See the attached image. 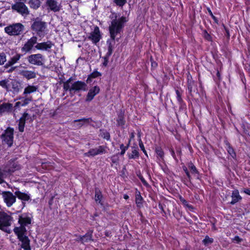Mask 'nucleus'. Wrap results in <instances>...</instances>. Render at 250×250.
<instances>
[{
  "instance_id": "nucleus-48",
  "label": "nucleus",
  "mask_w": 250,
  "mask_h": 250,
  "mask_svg": "<svg viewBox=\"0 0 250 250\" xmlns=\"http://www.w3.org/2000/svg\"><path fill=\"white\" fill-rule=\"evenodd\" d=\"M100 76H101V74L100 72H99L97 71H94L93 73H92L90 74L89 78L91 77L93 78H95L98 77Z\"/></svg>"
},
{
  "instance_id": "nucleus-5",
  "label": "nucleus",
  "mask_w": 250,
  "mask_h": 250,
  "mask_svg": "<svg viewBox=\"0 0 250 250\" xmlns=\"http://www.w3.org/2000/svg\"><path fill=\"white\" fill-rule=\"evenodd\" d=\"M87 90V85L84 82L78 81L73 83L71 86V95L73 96L76 93L81 91Z\"/></svg>"
},
{
  "instance_id": "nucleus-19",
  "label": "nucleus",
  "mask_w": 250,
  "mask_h": 250,
  "mask_svg": "<svg viewBox=\"0 0 250 250\" xmlns=\"http://www.w3.org/2000/svg\"><path fill=\"white\" fill-rule=\"evenodd\" d=\"M29 115L27 113H24L22 116L20 118L19 123V129L21 132H23L25 121L28 119Z\"/></svg>"
},
{
  "instance_id": "nucleus-42",
  "label": "nucleus",
  "mask_w": 250,
  "mask_h": 250,
  "mask_svg": "<svg viewBox=\"0 0 250 250\" xmlns=\"http://www.w3.org/2000/svg\"><path fill=\"white\" fill-rule=\"evenodd\" d=\"M188 167L191 171V173L193 174H195L198 173V171L195 167V166L191 163H190L188 165Z\"/></svg>"
},
{
  "instance_id": "nucleus-39",
  "label": "nucleus",
  "mask_w": 250,
  "mask_h": 250,
  "mask_svg": "<svg viewBox=\"0 0 250 250\" xmlns=\"http://www.w3.org/2000/svg\"><path fill=\"white\" fill-rule=\"evenodd\" d=\"M6 61V56L4 53H0V65H3Z\"/></svg>"
},
{
  "instance_id": "nucleus-10",
  "label": "nucleus",
  "mask_w": 250,
  "mask_h": 250,
  "mask_svg": "<svg viewBox=\"0 0 250 250\" xmlns=\"http://www.w3.org/2000/svg\"><path fill=\"white\" fill-rule=\"evenodd\" d=\"M1 195L4 202L8 207H11L16 202V196L12 192L10 191H3L1 193Z\"/></svg>"
},
{
  "instance_id": "nucleus-16",
  "label": "nucleus",
  "mask_w": 250,
  "mask_h": 250,
  "mask_svg": "<svg viewBox=\"0 0 250 250\" xmlns=\"http://www.w3.org/2000/svg\"><path fill=\"white\" fill-rule=\"evenodd\" d=\"M19 73L27 80H30L36 77V73L33 71L22 70L20 71Z\"/></svg>"
},
{
  "instance_id": "nucleus-2",
  "label": "nucleus",
  "mask_w": 250,
  "mask_h": 250,
  "mask_svg": "<svg viewBox=\"0 0 250 250\" xmlns=\"http://www.w3.org/2000/svg\"><path fill=\"white\" fill-rule=\"evenodd\" d=\"M24 26L21 23H15L4 28V31L10 36H18L23 33Z\"/></svg>"
},
{
  "instance_id": "nucleus-3",
  "label": "nucleus",
  "mask_w": 250,
  "mask_h": 250,
  "mask_svg": "<svg viewBox=\"0 0 250 250\" xmlns=\"http://www.w3.org/2000/svg\"><path fill=\"white\" fill-rule=\"evenodd\" d=\"M12 217L4 211H0V229L7 233H10L11 231L8 229L11 226Z\"/></svg>"
},
{
  "instance_id": "nucleus-61",
  "label": "nucleus",
  "mask_w": 250,
  "mask_h": 250,
  "mask_svg": "<svg viewBox=\"0 0 250 250\" xmlns=\"http://www.w3.org/2000/svg\"><path fill=\"white\" fill-rule=\"evenodd\" d=\"M244 192H245L246 194H248V195H250V189H246L244 191Z\"/></svg>"
},
{
  "instance_id": "nucleus-17",
  "label": "nucleus",
  "mask_w": 250,
  "mask_h": 250,
  "mask_svg": "<svg viewBox=\"0 0 250 250\" xmlns=\"http://www.w3.org/2000/svg\"><path fill=\"white\" fill-rule=\"evenodd\" d=\"M100 91V88L97 86H95L90 89L87 95L86 101L90 102L94 98V96L99 93Z\"/></svg>"
},
{
  "instance_id": "nucleus-41",
  "label": "nucleus",
  "mask_w": 250,
  "mask_h": 250,
  "mask_svg": "<svg viewBox=\"0 0 250 250\" xmlns=\"http://www.w3.org/2000/svg\"><path fill=\"white\" fill-rule=\"evenodd\" d=\"M213 241V239L212 238L209 237L208 236H206L205 238L203 240V243L207 245L211 244Z\"/></svg>"
},
{
  "instance_id": "nucleus-6",
  "label": "nucleus",
  "mask_w": 250,
  "mask_h": 250,
  "mask_svg": "<svg viewBox=\"0 0 250 250\" xmlns=\"http://www.w3.org/2000/svg\"><path fill=\"white\" fill-rule=\"evenodd\" d=\"M21 168V166L19 163L16 161V159H11L9 160L4 167L5 172L8 174H12L16 170H18Z\"/></svg>"
},
{
  "instance_id": "nucleus-31",
  "label": "nucleus",
  "mask_w": 250,
  "mask_h": 250,
  "mask_svg": "<svg viewBox=\"0 0 250 250\" xmlns=\"http://www.w3.org/2000/svg\"><path fill=\"white\" fill-rule=\"evenodd\" d=\"M188 89L189 92L190 93V95H191V92L192 91L195 92L196 90V85L195 83L191 80H189V79L188 80Z\"/></svg>"
},
{
  "instance_id": "nucleus-28",
  "label": "nucleus",
  "mask_w": 250,
  "mask_h": 250,
  "mask_svg": "<svg viewBox=\"0 0 250 250\" xmlns=\"http://www.w3.org/2000/svg\"><path fill=\"white\" fill-rule=\"evenodd\" d=\"M117 122L118 126H121L122 127H124L125 121V120L124 114L123 113L121 112L118 115Z\"/></svg>"
},
{
  "instance_id": "nucleus-38",
  "label": "nucleus",
  "mask_w": 250,
  "mask_h": 250,
  "mask_svg": "<svg viewBox=\"0 0 250 250\" xmlns=\"http://www.w3.org/2000/svg\"><path fill=\"white\" fill-rule=\"evenodd\" d=\"M63 83V88L64 91L66 92L67 91H69L70 94H71V86L70 85V83L67 82H63L61 81L60 82V83Z\"/></svg>"
},
{
  "instance_id": "nucleus-56",
  "label": "nucleus",
  "mask_w": 250,
  "mask_h": 250,
  "mask_svg": "<svg viewBox=\"0 0 250 250\" xmlns=\"http://www.w3.org/2000/svg\"><path fill=\"white\" fill-rule=\"evenodd\" d=\"M139 178L144 185H145V186L148 185L147 183L146 182V181L145 180V179L143 177V176H139Z\"/></svg>"
},
{
  "instance_id": "nucleus-27",
  "label": "nucleus",
  "mask_w": 250,
  "mask_h": 250,
  "mask_svg": "<svg viewBox=\"0 0 250 250\" xmlns=\"http://www.w3.org/2000/svg\"><path fill=\"white\" fill-rule=\"evenodd\" d=\"M37 89L38 87L37 86L29 85L25 88L23 92V95H24L25 96H26L27 94L36 92Z\"/></svg>"
},
{
  "instance_id": "nucleus-59",
  "label": "nucleus",
  "mask_w": 250,
  "mask_h": 250,
  "mask_svg": "<svg viewBox=\"0 0 250 250\" xmlns=\"http://www.w3.org/2000/svg\"><path fill=\"white\" fill-rule=\"evenodd\" d=\"M151 65L153 67H156L157 66V63L155 62H151Z\"/></svg>"
},
{
  "instance_id": "nucleus-64",
  "label": "nucleus",
  "mask_w": 250,
  "mask_h": 250,
  "mask_svg": "<svg viewBox=\"0 0 250 250\" xmlns=\"http://www.w3.org/2000/svg\"><path fill=\"white\" fill-rule=\"evenodd\" d=\"M124 198L125 199L127 200V199H128L129 198V196L125 194L124 196Z\"/></svg>"
},
{
  "instance_id": "nucleus-43",
  "label": "nucleus",
  "mask_w": 250,
  "mask_h": 250,
  "mask_svg": "<svg viewBox=\"0 0 250 250\" xmlns=\"http://www.w3.org/2000/svg\"><path fill=\"white\" fill-rule=\"evenodd\" d=\"M156 153L161 158H162L164 156V153L162 150V148L159 147H157L155 149Z\"/></svg>"
},
{
  "instance_id": "nucleus-8",
  "label": "nucleus",
  "mask_w": 250,
  "mask_h": 250,
  "mask_svg": "<svg viewBox=\"0 0 250 250\" xmlns=\"http://www.w3.org/2000/svg\"><path fill=\"white\" fill-rule=\"evenodd\" d=\"M27 59L29 63L31 64L41 66L44 64L43 56L40 53L30 55Z\"/></svg>"
},
{
  "instance_id": "nucleus-35",
  "label": "nucleus",
  "mask_w": 250,
  "mask_h": 250,
  "mask_svg": "<svg viewBox=\"0 0 250 250\" xmlns=\"http://www.w3.org/2000/svg\"><path fill=\"white\" fill-rule=\"evenodd\" d=\"M139 157V153L138 151L137 148H134L132 150L131 153L128 154L129 159H135Z\"/></svg>"
},
{
  "instance_id": "nucleus-40",
  "label": "nucleus",
  "mask_w": 250,
  "mask_h": 250,
  "mask_svg": "<svg viewBox=\"0 0 250 250\" xmlns=\"http://www.w3.org/2000/svg\"><path fill=\"white\" fill-rule=\"evenodd\" d=\"M107 43H108V52L106 55L109 57L113 52V45L111 42H109V41H107Z\"/></svg>"
},
{
  "instance_id": "nucleus-11",
  "label": "nucleus",
  "mask_w": 250,
  "mask_h": 250,
  "mask_svg": "<svg viewBox=\"0 0 250 250\" xmlns=\"http://www.w3.org/2000/svg\"><path fill=\"white\" fill-rule=\"evenodd\" d=\"M37 44V37L33 36L25 43L23 47H21V51L24 52H30L34 47L35 44Z\"/></svg>"
},
{
  "instance_id": "nucleus-22",
  "label": "nucleus",
  "mask_w": 250,
  "mask_h": 250,
  "mask_svg": "<svg viewBox=\"0 0 250 250\" xmlns=\"http://www.w3.org/2000/svg\"><path fill=\"white\" fill-rule=\"evenodd\" d=\"M231 198L232 201L230 202L231 205L235 204L242 199L238 190H234L232 191Z\"/></svg>"
},
{
  "instance_id": "nucleus-50",
  "label": "nucleus",
  "mask_w": 250,
  "mask_h": 250,
  "mask_svg": "<svg viewBox=\"0 0 250 250\" xmlns=\"http://www.w3.org/2000/svg\"><path fill=\"white\" fill-rule=\"evenodd\" d=\"M204 37L205 38L208 40V41H211V36H210V35L207 32V31H204Z\"/></svg>"
},
{
  "instance_id": "nucleus-58",
  "label": "nucleus",
  "mask_w": 250,
  "mask_h": 250,
  "mask_svg": "<svg viewBox=\"0 0 250 250\" xmlns=\"http://www.w3.org/2000/svg\"><path fill=\"white\" fill-rule=\"evenodd\" d=\"M14 1H15V3H21V2L25 3L26 2V0H14Z\"/></svg>"
},
{
  "instance_id": "nucleus-14",
  "label": "nucleus",
  "mask_w": 250,
  "mask_h": 250,
  "mask_svg": "<svg viewBox=\"0 0 250 250\" xmlns=\"http://www.w3.org/2000/svg\"><path fill=\"white\" fill-rule=\"evenodd\" d=\"M53 44L51 41H47L46 42H43L41 43H37L35 46V48L40 50H48L51 48Z\"/></svg>"
},
{
  "instance_id": "nucleus-60",
  "label": "nucleus",
  "mask_w": 250,
  "mask_h": 250,
  "mask_svg": "<svg viewBox=\"0 0 250 250\" xmlns=\"http://www.w3.org/2000/svg\"><path fill=\"white\" fill-rule=\"evenodd\" d=\"M17 67H12L9 70H8V72L10 73L13 71Z\"/></svg>"
},
{
  "instance_id": "nucleus-54",
  "label": "nucleus",
  "mask_w": 250,
  "mask_h": 250,
  "mask_svg": "<svg viewBox=\"0 0 250 250\" xmlns=\"http://www.w3.org/2000/svg\"><path fill=\"white\" fill-rule=\"evenodd\" d=\"M108 58H109V56H107L106 55L104 57V62H103V65L104 66H106L107 65V62H108Z\"/></svg>"
},
{
  "instance_id": "nucleus-26",
  "label": "nucleus",
  "mask_w": 250,
  "mask_h": 250,
  "mask_svg": "<svg viewBox=\"0 0 250 250\" xmlns=\"http://www.w3.org/2000/svg\"><path fill=\"white\" fill-rule=\"evenodd\" d=\"M143 198L141 195L140 192L136 190L135 192V202L137 207L139 208H141L142 205Z\"/></svg>"
},
{
  "instance_id": "nucleus-36",
  "label": "nucleus",
  "mask_w": 250,
  "mask_h": 250,
  "mask_svg": "<svg viewBox=\"0 0 250 250\" xmlns=\"http://www.w3.org/2000/svg\"><path fill=\"white\" fill-rule=\"evenodd\" d=\"M9 80L8 79H4L0 81V86L2 88L5 89L6 91L9 90V86L8 84Z\"/></svg>"
},
{
  "instance_id": "nucleus-30",
  "label": "nucleus",
  "mask_w": 250,
  "mask_h": 250,
  "mask_svg": "<svg viewBox=\"0 0 250 250\" xmlns=\"http://www.w3.org/2000/svg\"><path fill=\"white\" fill-rule=\"evenodd\" d=\"M95 200L96 202L101 203L103 195L101 190L99 188H96L95 189Z\"/></svg>"
},
{
  "instance_id": "nucleus-23",
  "label": "nucleus",
  "mask_w": 250,
  "mask_h": 250,
  "mask_svg": "<svg viewBox=\"0 0 250 250\" xmlns=\"http://www.w3.org/2000/svg\"><path fill=\"white\" fill-rule=\"evenodd\" d=\"M11 85L13 91L14 93H18L21 88V83L16 80H12L11 82Z\"/></svg>"
},
{
  "instance_id": "nucleus-51",
  "label": "nucleus",
  "mask_w": 250,
  "mask_h": 250,
  "mask_svg": "<svg viewBox=\"0 0 250 250\" xmlns=\"http://www.w3.org/2000/svg\"><path fill=\"white\" fill-rule=\"evenodd\" d=\"M102 136L106 140H109L110 139V134L107 132H103Z\"/></svg>"
},
{
  "instance_id": "nucleus-57",
  "label": "nucleus",
  "mask_w": 250,
  "mask_h": 250,
  "mask_svg": "<svg viewBox=\"0 0 250 250\" xmlns=\"http://www.w3.org/2000/svg\"><path fill=\"white\" fill-rule=\"evenodd\" d=\"M207 10H208V11L209 13V14L211 16V17L214 19V20H216V18L213 15L211 10L209 8H207Z\"/></svg>"
},
{
  "instance_id": "nucleus-37",
  "label": "nucleus",
  "mask_w": 250,
  "mask_h": 250,
  "mask_svg": "<svg viewBox=\"0 0 250 250\" xmlns=\"http://www.w3.org/2000/svg\"><path fill=\"white\" fill-rule=\"evenodd\" d=\"M11 174H8L7 172L4 171V169L3 170L0 169V184H1L5 183L3 178H6L8 175Z\"/></svg>"
},
{
  "instance_id": "nucleus-24",
  "label": "nucleus",
  "mask_w": 250,
  "mask_h": 250,
  "mask_svg": "<svg viewBox=\"0 0 250 250\" xmlns=\"http://www.w3.org/2000/svg\"><path fill=\"white\" fill-rule=\"evenodd\" d=\"M13 105L9 103H3L0 104V113L9 112L12 111Z\"/></svg>"
},
{
  "instance_id": "nucleus-7",
  "label": "nucleus",
  "mask_w": 250,
  "mask_h": 250,
  "mask_svg": "<svg viewBox=\"0 0 250 250\" xmlns=\"http://www.w3.org/2000/svg\"><path fill=\"white\" fill-rule=\"evenodd\" d=\"M14 129L12 128L8 127L1 135L2 141L9 147L12 146L13 142Z\"/></svg>"
},
{
  "instance_id": "nucleus-18",
  "label": "nucleus",
  "mask_w": 250,
  "mask_h": 250,
  "mask_svg": "<svg viewBox=\"0 0 250 250\" xmlns=\"http://www.w3.org/2000/svg\"><path fill=\"white\" fill-rule=\"evenodd\" d=\"M88 38L92 41V42L96 43L99 42L100 40V35L99 28L95 27L94 32L91 33Z\"/></svg>"
},
{
  "instance_id": "nucleus-45",
  "label": "nucleus",
  "mask_w": 250,
  "mask_h": 250,
  "mask_svg": "<svg viewBox=\"0 0 250 250\" xmlns=\"http://www.w3.org/2000/svg\"><path fill=\"white\" fill-rule=\"evenodd\" d=\"M120 149H121V151L120 152L121 155H123L125 153V151L128 149L127 146H125L124 144H121L120 146Z\"/></svg>"
},
{
  "instance_id": "nucleus-1",
  "label": "nucleus",
  "mask_w": 250,
  "mask_h": 250,
  "mask_svg": "<svg viewBox=\"0 0 250 250\" xmlns=\"http://www.w3.org/2000/svg\"><path fill=\"white\" fill-rule=\"evenodd\" d=\"M126 21L127 20L125 17L123 16L117 19L116 16H115V19L111 21V24L109 26V31L110 38L113 42L116 36L120 34L123 31L125 24Z\"/></svg>"
},
{
  "instance_id": "nucleus-46",
  "label": "nucleus",
  "mask_w": 250,
  "mask_h": 250,
  "mask_svg": "<svg viewBox=\"0 0 250 250\" xmlns=\"http://www.w3.org/2000/svg\"><path fill=\"white\" fill-rule=\"evenodd\" d=\"M139 145L140 146V148L141 150L143 151V152L147 155L146 151L145 148V146H144V144L141 140V139H139Z\"/></svg>"
},
{
  "instance_id": "nucleus-4",
  "label": "nucleus",
  "mask_w": 250,
  "mask_h": 250,
  "mask_svg": "<svg viewBox=\"0 0 250 250\" xmlns=\"http://www.w3.org/2000/svg\"><path fill=\"white\" fill-rule=\"evenodd\" d=\"M31 29L36 32L40 37L44 35L46 28V23L37 18L34 20L31 26Z\"/></svg>"
},
{
  "instance_id": "nucleus-63",
  "label": "nucleus",
  "mask_w": 250,
  "mask_h": 250,
  "mask_svg": "<svg viewBox=\"0 0 250 250\" xmlns=\"http://www.w3.org/2000/svg\"><path fill=\"white\" fill-rule=\"evenodd\" d=\"M226 35L229 38V33L228 30L226 29Z\"/></svg>"
},
{
  "instance_id": "nucleus-33",
  "label": "nucleus",
  "mask_w": 250,
  "mask_h": 250,
  "mask_svg": "<svg viewBox=\"0 0 250 250\" xmlns=\"http://www.w3.org/2000/svg\"><path fill=\"white\" fill-rule=\"evenodd\" d=\"M21 55L19 54H17L15 56H13L10 60L8 61L9 65H13L15 63H16L21 58Z\"/></svg>"
},
{
  "instance_id": "nucleus-52",
  "label": "nucleus",
  "mask_w": 250,
  "mask_h": 250,
  "mask_svg": "<svg viewBox=\"0 0 250 250\" xmlns=\"http://www.w3.org/2000/svg\"><path fill=\"white\" fill-rule=\"evenodd\" d=\"M183 169L184 170V171L185 172V173H186L187 176H188V178L189 179H190V175L189 174V172H188L187 167L186 166H184L183 167Z\"/></svg>"
},
{
  "instance_id": "nucleus-15",
  "label": "nucleus",
  "mask_w": 250,
  "mask_h": 250,
  "mask_svg": "<svg viewBox=\"0 0 250 250\" xmlns=\"http://www.w3.org/2000/svg\"><path fill=\"white\" fill-rule=\"evenodd\" d=\"M20 241L21 242V247L25 250H31L30 246V240L26 235L19 236L18 237Z\"/></svg>"
},
{
  "instance_id": "nucleus-25",
  "label": "nucleus",
  "mask_w": 250,
  "mask_h": 250,
  "mask_svg": "<svg viewBox=\"0 0 250 250\" xmlns=\"http://www.w3.org/2000/svg\"><path fill=\"white\" fill-rule=\"evenodd\" d=\"M16 197H17L19 199L22 201H28L30 199V196L26 193L21 192L19 190L15 192Z\"/></svg>"
},
{
  "instance_id": "nucleus-12",
  "label": "nucleus",
  "mask_w": 250,
  "mask_h": 250,
  "mask_svg": "<svg viewBox=\"0 0 250 250\" xmlns=\"http://www.w3.org/2000/svg\"><path fill=\"white\" fill-rule=\"evenodd\" d=\"M45 4L48 9L54 12H59L62 7L58 0H46Z\"/></svg>"
},
{
  "instance_id": "nucleus-20",
  "label": "nucleus",
  "mask_w": 250,
  "mask_h": 250,
  "mask_svg": "<svg viewBox=\"0 0 250 250\" xmlns=\"http://www.w3.org/2000/svg\"><path fill=\"white\" fill-rule=\"evenodd\" d=\"M92 122V120L91 118H82L78 120H75L74 121V123L79 122V124H77L76 126L77 128H81L82 126L89 124L91 122Z\"/></svg>"
},
{
  "instance_id": "nucleus-49",
  "label": "nucleus",
  "mask_w": 250,
  "mask_h": 250,
  "mask_svg": "<svg viewBox=\"0 0 250 250\" xmlns=\"http://www.w3.org/2000/svg\"><path fill=\"white\" fill-rule=\"evenodd\" d=\"M115 3L117 4V5L122 6H123L125 3L126 2V0H114Z\"/></svg>"
},
{
  "instance_id": "nucleus-32",
  "label": "nucleus",
  "mask_w": 250,
  "mask_h": 250,
  "mask_svg": "<svg viewBox=\"0 0 250 250\" xmlns=\"http://www.w3.org/2000/svg\"><path fill=\"white\" fill-rule=\"evenodd\" d=\"M92 240V233L87 232L81 238V240L83 243H86Z\"/></svg>"
},
{
  "instance_id": "nucleus-44",
  "label": "nucleus",
  "mask_w": 250,
  "mask_h": 250,
  "mask_svg": "<svg viewBox=\"0 0 250 250\" xmlns=\"http://www.w3.org/2000/svg\"><path fill=\"white\" fill-rule=\"evenodd\" d=\"M228 152L232 158H234L235 157V153L233 149L230 146H228Z\"/></svg>"
},
{
  "instance_id": "nucleus-47",
  "label": "nucleus",
  "mask_w": 250,
  "mask_h": 250,
  "mask_svg": "<svg viewBox=\"0 0 250 250\" xmlns=\"http://www.w3.org/2000/svg\"><path fill=\"white\" fill-rule=\"evenodd\" d=\"M176 93L177 95V99L179 104H181L183 102L182 99L181 98V94L178 90H176Z\"/></svg>"
},
{
  "instance_id": "nucleus-53",
  "label": "nucleus",
  "mask_w": 250,
  "mask_h": 250,
  "mask_svg": "<svg viewBox=\"0 0 250 250\" xmlns=\"http://www.w3.org/2000/svg\"><path fill=\"white\" fill-rule=\"evenodd\" d=\"M233 240L236 241L238 243L241 242L242 239L240 238L238 236H235L233 239Z\"/></svg>"
},
{
  "instance_id": "nucleus-55",
  "label": "nucleus",
  "mask_w": 250,
  "mask_h": 250,
  "mask_svg": "<svg viewBox=\"0 0 250 250\" xmlns=\"http://www.w3.org/2000/svg\"><path fill=\"white\" fill-rule=\"evenodd\" d=\"M31 98H26L23 100V104H27L29 102L31 101Z\"/></svg>"
},
{
  "instance_id": "nucleus-21",
  "label": "nucleus",
  "mask_w": 250,
  "mask_h": 250,
  "mask_svg": "<svg viewBox=\"0 0 250 250\" xmlns=\"http://www.w3.org/2000/svg\"><path fill=\"white\" fill-rule=\"evenodd\" d=\"M26 231V228L23 225H21L20 227H15L14 229V232L17 235L18 237L19 236L20 237L25 236Z\"/></svg>"
},
{
  "instance_id": "nucleus-34",
  "label": "nucleus",
  "mask_w": 250,
  "mask_h": 250,
  "mask_svg": "<svg viewBox=\"0 0 250 250\" xmlns=\"http://www.w3.org/2000/svg\"><path fill=\"white\" fill-rule=\"evenodd\" d=\"M29 4L31 8L36 9L40 7L41 2L39 0H30Z\"/></svg>"
},
{
  "instance_id": "nucleus-29",
  "label": "nucleus",
  "mask_w": 250,
  "mask_h": 250,
  "mask_svg": "<svg viewBox=\"0 0 250 250\" xmlns=\"http://www.w3.org/2000/svg\"><path fill=\"white\" fill-rule=\"evenodd\" d=\"M18 222L21 225L25 226L28 224H31V220L29 217H22L20 216Z\"/></svg>"
},
{
  "instance_id": "nucleus-9",
  "label": "nucleus",
  "mask_w": 250,
  "mask_h": 250,
  "mask_svg": "<svg viewBox=\"0 0 250 250\" xmlns=\"http://www.w3.org/2000/svg\"><path fill=\"white\" fill-rule=\"evenodd\" d=\"M11 8L12 10L17 11L24 17L27 16L29 14L28 7L25 5V3H14L12 5Z\"/></svg>"
},
{
  "instance_id": "nucleus-13",
  "label": "nucleus",
  "mask_w": 250,
  "mask_h": 250,
  "mask_svg": "<svg viewBox=\"0 0 250 250\" xmlns=\"http://www.w3.org/2000/svg\"><path fill=\"white\" fill-rule=\"evenodd\" d=\"M105 152V149L103 146H99L97 148L91 149L85 154L86 156H94L95 155Z\"/></svg>"
},
{
  "instance_id": "nucleus-62",
  "label": "nucleus",
  "mask_w": 250,
  "mask_h": 250,
  "mask_svg": "<svg viewBox=\"0 0 250 250\" xmlns=\"http://www.w3.org/2000/svg\"><path fill=\"white\" fill-rule=\"evenodd\" d=\"M216 75H217V76L219 80H220L221 78V75H220V74L219 71H217Z\"/></svg>"
}]
</instances>
